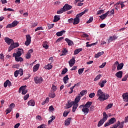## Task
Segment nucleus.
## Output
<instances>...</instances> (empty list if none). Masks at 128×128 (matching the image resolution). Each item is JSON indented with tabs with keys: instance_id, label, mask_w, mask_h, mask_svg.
I'll return each mask as SVG.
<instances>
[{
	"instance_id": "obj_1",
	"label": "nucleus",
	"mask_w": 128,
	"mask_h": 128,
	"mask_svg": "<svg viewBox=\"0 0 128 128\" xmlns=\"http://www.w3.org/2000/svg\"><path fill=\"white\" fill-rule=\"evenodd\" d=\"M96 96H98V100L100 102H104V100H106L108 98L110 95L104 93V92L102 91V90H98L97 92Z\"/></svg>"
},
{
	"instance_id": "obj_2",
	"label": "nucleus",
	"mask_w": 128,
	"mask_h": 128,
	"mask_svg": "<svg viewBox=\"0 0 128 128\" xmlns=\"http://www.w3.org/2000/svg\"><path fill=\"white\" fill-rule=\"evenodd\" d=\"M18 46H20V44L18 42H14L13 41L12 44H11L10 47L8 48V52H10L11 50H12L14 48H18Z\"/></svg>"
},
{
	"instance_id": "obj_3",
	"label": "nucleus",
	"mask_w": 128,
	"mask_h": 128,
	"mask_svg": "<svg viewBox=\"0 0 128 128\" xmlns=\"http://www.w3.org/2000/svg\"><path fill=\"white\" fill-rule=\"evenodd\" d=\"M26 40L24 44L25 46H30V42H32V37L30 36V35H26Z\"/></svg>"
},
{
	"instance_id": "obj_4",
	"label": "nucleus",
	"mask_w": 128,
	"mask_h": 128,
	"mask_svg": "<svg viewBox=\"0 0 128 128\" xmlns=\"http://www.w3.org/2000/svg\"><path fill=\"white\" fill-rule=\"evenodd\" d=\"M18 24V22L16 20L14 21L12 24H8L6 26V28H14V26H16Z\"/></svg>"
},
{
	"instance_id": "obj_5",
	"label": "nucleus",
	"mask_w": 128,
	"mask_h": 128,
	"mask_svg": "<svg viewBox=\"0 0 128 128\" xmlns=\"http://www.w3.org/2000/svg\"><path fill=\"white\" fill-rule=\"evenodd\" d=\"M18 50L16 52V53L13 54V56H22V52H24V50L22 49L18 48Z\"/></svg>"
},
{
	"instance_id": "obj_6",
	"label": "nucleus",
	"mask_w": 128,
	"mask_h": 128,
	"mask_svg": "<svg viewBox=\"0 0 128 128\" xmlns=\"http://www.w3.org/2000/svg\"><path fill=\"white\" fill-rule=\"evenodd\" d=\"M92 104V102H88L85 105L82 104L80 106V108H90V106Z\"/></svg>"
},
{
	"instance_id": "obj_7",
	"label": "nucleus",
	"mask_w": 128,
	"mask_h": 128,
	"mask_svg": "<svg viewBox=\"0 0 128 128\" xmlns=\"http://www.w3.org/2000/svg\"><path fill=\"white\" fill-rule=\"evenodd\" d=\"M74 104L75 102L74 101L70 102V100H68L67 104H66L65 108H66V110L70 108H72V106H74Z\"/></svg>"
},
{
	"instance_id": "obj_8",
	"label": "nucleus",
	"mask_w": 128,
	"mask_h": 128,
	"mask_svg": "<svg viewBox=\"0 0 128 128\" xmlns=\"http://www.w3.org/2000/svg\"><path fill=\"white\" fill-rule=\"evenodd\" d=\"M34 80L36 82V84H42V80H44V79H42V77H36L34 78Z\"/></svg>"
},
{
	"instance_id": "obj_9",
	"label": "nucleus",
	"mask_w": 128,
	"mask_h": 128,
	"mask_svg": "<svg viewBox=\"0 0 128 128\" xmlns=\"http://www.w3.org/2000/svg\"><path fill=\"white\" fill-rule=\"evenodd\" d=\"M4 40H5V42H6L8 44V46H10V44H12V42H14V40L10 38H6V37L5 38Z\"/></svg>"
},
{
	"instance_id": "obj_10",
	"label": "nucleus",
	"mask_w": 128,
	"mask_h": 128,
	"mask_svg": "<svg viewBox=\"0 0 128 128\" xmlns=\"http://www.w3.org/2000/svg\"><path fill=\"white\" fill-rule=\"evenodd\" d=\"M8 86L9 88H10V86H12V82H10L9 80H6L4 84V88H6Z\"/></svg>"
},
{
	"instance_id": "obj_11",
	"label": "nucleus",
	"mask_w": 128,
	"mask_h": 128,
	"mask_svg": "<svg viewBox=\"0 0 128 128\" xmlns=\"http://www.w3.org/2000/svg\"><path fill=\"white\" fill-rule=\"evenodd\" d=\"M63 8H64L65 12H66L68 10H72V6L66 4L63 6Z\"/></svg>"
},
{
	"instance_id": "obj_12",
	"label": "nucleus",
	"mask_w": 128,
	"mask_h": 128,
	"mask_svg": "<svg viewBox=\"0 0 128 128\" xmlns=\"http://www.w3.org/2000/svg\"><path fill=\"white\" fill-rule=\"evenodd\" d=\"M123 100L126 102H128V93H124L122 95Z\"/></svg>"
},
{
	"instance_id": "obj_13",
	"label": "nucleus",
	"mask_w": 128,
	"mask_h": 128,
	"mask_svg": "<svg viewBox=\"0 0 128 128\" xmlns=\"http://www.w3.org/2000/svg\"><path fill=\"white\" fill-rule=\"evenodd\" d=\"M68 64L70 68L74 66V64H76V60H74V57H72V58L71 60H70L68 62Z\"/></svg>"
},
{
	"instance_id": "obj_14",
	"label": "nucleus",
	"mask_w": 128,
	"mask_h": 128,
	"mask_svg": "<svg viewBox=\"0 0 128 128\" xmlns=\"http://www.w3.org/2000/svg\"><path fill=\"white\" fill-rule=\"evenodd\" d=\"M108 14H110V11H108L104 14L101 15L100 16H99V18H100L102 19V20H104V18H106V16H108Z\"/></svg>"
},
{
	"instance_id": "obj_15",
	"label": "nucleus",
	"mask_w": 128,
	"mask_h": 128,
	"mask_svg": "<svg viewBox=\"0 0 128 128\" xmlns=\"http://www.w3.org/2000/svg\"><path fill=\"white\" fill-rule=\"evenodd\" d=\"M28 106H34L36 102H34V100H31L28 102Z\"/></svg>"
},
{
	"instance_id": "obj_16",
	"label": "nucleus",
	"mask_w": 128,
	"mask_h": 128,
	"mask_svg": "<svg viewBox=\"0 0 128 128\" xmlns=\"http://www.w3.org/2000/svg\"><path fill=\"white\" fill-rule=\"evenodd\" d=\"M116 76L118 78H122V71H119L116 73L115 74Z\"/></svg>"
},
{
	"instance_id": "obj_17",
	"label": "nucleus",
	"mask_w": 128,
	"mask_h": 128,
	"mask_svg": "<svg viewBox=\"0 0 128 128\" xmlns=\"http://www.w3.org/2000/svg\"><path fill=\"white\" fill-rule=\"evenodd\" d=\"M38 68H40V64H37L34 66L33 67V72H38Z\"/></svg>"
},
{
	"instance_id": "obj_18",
	"label": "nucleus",
	"mask_w": 128,
	"mask_h": 128,
	"mask_svg": "<svg viewBox=\"0 0 128 128\" xmlns=\"http://www.w3.org/2000/svg\"><path fill=\"white\" fill-rule=\"evenodd\" d=\"M22 88V94H26L28 92V90H26V86H23Z\"/></svg>"
},
{
	"instance_id": "obj_19",
	"label": "nucleus",
	"mask_w": 128,
	"mask_h": 128,
	"mask_svg": "<svg viewBox=\"0 0 128 128\" xmlns=\"http://www.w3.org/2000/svg\"><path fill=\"white\" fill-rule=\"evenodd\" d=\"M82 112L84 113V114H88V113L90 112V109L85 107L83 108L82 110Z\"/></svg>"
},
{
	"instance_id": "obj_20",
	"label": "nucleus",
	"mask_w": 128,
	"mask_h": 128,
	"mask_svg": "<svg viewBox=\"0 0 128 128\" xmlns=\"http://www.w3.org/2000/svg\"><path fill=\"white\" fill-rule=\"evenodd\" d=\"M80 94H78V96L74 99V102L75 104H78V102H80Z\"/></svg>"
},
{
	"instance_id": "obj_21",
	"label": "nucleus",
	"mask_w": 128,
	"mask_h": 128,
	"mask_svg": "<svg viewBox=\"0 0 128 128\" xmlns=\"http://www.w3.org/2000/svg\"><path fill=\"white\" fill-rule=\"evenodd\" d=\"M66 42L68 44V46H72L74 44V42L72 41L70 39L66 38L65 39Z\"/></svg>"
},
{
	"instance_id": "obj_22",
	"label": "nucleus",
	"mask_w": 128,
	"mask_h": 128,
	"mask_svg": "<svg viewBox=\"0 0 128 128\" xmlns=\"http://www.w3.org/2000/svg\"><path fill=\"white\" fill-rule=\"evenodd\" d=\"M80 23V18L78 17H76L74 18V20L73 24H78Z\"/></svg>"
},
{
	"instance_id": "obj_23",
	"label": "nucleus",
	"mask_w": 128,
	"mask_h": 128,
	"mask_svg": "<svg viewBox=\"0 0 128 128\" xmlns=\"http://www.w3.org/2000/svg\"><path fill=\"white\" fill-rule=\"evenodd\" d=\"M64 34H66V30H62L60 32H57L56 33V35L57 36H62Z\"/></svg>"
},
{
	"instance_id": "obj_24",
	"label": "nucleus",
	"mask_w": 128,
	"mask_h": 128,
	"mask_svg": "<svg viewBox=\"0 0 128 128\" xmlns=\"http://www.w3.org/2000/svg\"><path fill=\"white\" fill-rule=\"evenodd\" d=\"M116 122V120L115 118H112L108 120V122L110 124H114Z\"/></svg>"
},
{
	"instance_id": "obj_25",
	"label": "nucleus",
	"mask_w": 128,
	"mask_h": 128,
	"mask_svg": "<svg viewBox=\"0 0 128 128\" xmlns=\"http://www.w3.org/2000/svg\"><path fill=\"white\" fill-rule=\"evenodd\" d=\"M15 58V60L16 62H24V58L22 57L18 56H14Z\"/></svg>"
},
{
	"instance_id": "obj_26",
	"label": "nucleus",
	"mask_w": 128,
	"mask_h": 128,
	"mask_svg": "<svg viewBox=\"0 0 128 128\" xmlns=\"http://www.w3.org/2000/svg\"><path fill=\"white\" fill-rule=\"evenodd\" d=\"M71 120H72V118H67L64 122L65 126H70V124Z\"/></svg>"
},
{
	"instance_id": "obj_27",
	"label": "nucleus",
	"mask_w": 128,
	"mask_h": 128,
	"mask_svg": "<svg viewBox=\"0 0 128 128\" xmlns=\"http://www.w3.org/2000/svg\"><path fill=\"white\" fill-rule=\"evenodd\" d=\"M78 104L76 103H74L72 106V112H76V108H78Z\"/></svg>"
},
{
	"instance_id": "obj_28",
	"label": "nucleus",
	"mask_w": 128,
	"mask_h": 128,
	"mask_svg": "<svg viewBox=\"0 0 128 128\" xmlns=\"http://www.w3.org/2000/svg\"><path fill=\"white\" fill-rule=\"evenodd\" d=\"M108 114H106V112H103V118H102V120L106 122L108 120Z\"/></svg>"
},
{
	"instance_id": "obj_29",
	"label": "nucleus",
	"mask_w": 128,
	"mask_h": 128,
	"mask_svg": "<svg viewBox=\"0 0 128 128\" xmlns=\"http://www.w3.org/2000/svg\"><path fill=\"white\" fill-rule=\"evenodd\" d=\"M68 80H69V78H68V75H66V76H65L64 77L63 82H64V84H66V83L68 82H68Z\"/></svg>"
},
{
	"instance_id": "obj_30",
	"label": "nucleus",
	"mask_w": 128,
	"mask_h": 128,
	"mask_svg": "<svg viewBox=\"0 0 128 128\" xmlns=\"http://www.w3.org/2000/svg\"><path fill=\"white\" fill-rule=\"evenodd\" d=\"M60 20V18L58 16L56 15L54 16V22H58V20Z\"/></svg>"
},
{
	"instance_id": "obj_31",
	"label": "nucleus",
	"mask_w": 128,
	"mask_h": 128,
	"mask_svg": "<svg viewBox=\"0 0 128 128\" xmlns=\"http://www.w3.org/2000/svg\"><path fill=\"white\" fill-rule=\"evenodd\" d=\"M82 48L76 49L74 52V56L76 54H78L80 52H82Z\"/></svg>"
},
{
	"instance_id": "obj_32",
	"label": "nucleus",
	"mask_w": 128,
	"mask_h": 128,
	"mask_svg": "<svg viewBox=\"0 0 128 128\" xmlns=\"http://www.w3.org/2000/svg\"><path fill=\"white\" fill-rule=\"evenodd\" d=\"M122 68H124V63L118 64V65L117 66V70H120Z\"/></svg>"
},
{
	"instance_id": "obj_33",
	"label": "nucleus",
	"mask_w": 128,
	"mask_h": 128,
	"mask_svg": "<svg viewBox=\"0 0 128 128\" xmlns=\"http://www.w3.org/2000/svg\"><path fill=\"white\" fill-rule=\"evenodd\" d=\"M105 84H106V80H104L102 82H99L98 84L100 86V88H104Z\"/></svg>"
},
{
	"instance_id": "obj_34",
	"label": "nucleus",
	"mask_w": 128,
	"mask_h": 128,
	"mask_svg": "<svg viewBox=\"0 0 128 128\" xmlns=\"http://www.w3.org/2000/svg\"><path fill=\"white\" fill-rule=\"evenodd\" d=\"M104 120H102V119H101L98 122V128H100V126H102V125L104 124Z\"/></svg>"
},
{
	"instance_id": "obj_35",
	"label": "nucleus",
	"mask_w": 128,
	"mask_h": 128,
	"mask_svg": "<svg viewBox=\"0 0 128 128\" xmlns=\"http://www.w3.org/2000/svg\"><path fill=\"white\" fill-rule=\"evenodd\" d=\"M104 52H99L95 55L94 58H100V56H102Z\"/></svg>"
},
{
	"instance_id": "obj_36",
	"label": "nucleus",
	"mask_w": 128,
	"mask_h": 128,
	"mask_svg": "<svg viewBox=\"0 0 128 128\" xmlns=\"http://www.w3.org/2000/svg\"><path fill=\"white\" fill-rule=\"evenodd\" d=\"M66 12V10H64V8L63 7L62 8H61L59 10L57 11V14H62V12Z\"/></svg>"
},
{
	"instance_id": "obj_37",
	"label": "nucleus",
	"mask_w": 128,
	"mask_h": 128,
	"mask_svg": "<svg viewBox=\"0 0 128 128\" xmlns=\"http://www.w3.org/2000/svg\"><path fill=\"white\" fill-rule=\"evenodd\" d=\"M44 68L46 70H52V66L48 64V65L44 66Z\"/></svg>"
},
{
	"instance_id": "obj_38",
	"label": "nucleus",
	"mask_w": 128,
	"mask_h": 128,
	"mask_svg": "<svg viewBox=\"0 0 128 128\" xmlns=\"http://www.w3.org/2000/svg\"><path fill=\"white\" fill-rule=\"evenodd\" d=\"M62 54L60 55L61 56H66V52H68V50L66 48H64L62 50Z\"/></svg>"
},
{
	"instance_id": "obj_39",
	"label": "nucleus",
	"mask_w": 128,
	"mask_h": 128,
	"mask_svg": "<svg viewBox=\"0 0 128 128\" xmlns=\"http://www.w3.org/2000/svg\"><path fill=\"white\" fill-rule=\"evenodd\" d=\"M18 71L20 76L24 74V70H22V68H20L19 70H18Z\"/></svg>"
},
{
	"instance_id": "obj_40",
	"label": "nucleus",
	"mask_w": 128,
	"mask_h": 128,
	"mask_svg": "<svg viewBox=\"0 0 128 128\" xmlns=\"http://www.w3.org/2000/svg\"><path fill=\"white\" fill-rule=\"evenodd\" d=\"M86 90H83L82 92H80V94L81 95V96H84V94H86Z\"/></svg>"
},
{
	"instance_id": "obj_41",
	"label": "nucleus",
	"mask_w": 128,
	"mask_h": 128,
	"mask_svg": "<svg viewBox=\"0 0 128 128\" xmlns=\"http://www.w3.org/2000/svg\"><path fill=\"white\" fill-rule=\"evenodd\" d=\"M120 124V122L118 121L116 124H114L113 127L112 128H117Z\"/></svg>"
},
{
	"instance_id": "obj_42",
	"label": "nucleus",
	"mask_w": 128,
	"mask_h": 128,
	"mask_svg": "<svg viewBox=\"0 0 128 128\" xmlns=\"http://www.w3.org/2000/svg\"><path fill=\"white\" fill-rule=\"evenodd\" d=\"M84 68H80L78 70V74H82L84 72Z\"/></svg>"
},
{
	"instance_id": "obj_43",
	"label": "nucleus",
	"mask_w": 128,
	"mask_h": 128,
	"mask_svg": "<svg viewBox=\"0 0 128 128\" xmlns=\"http://www.w3.org/2000/svg\"><path fill=\"white\" fill-rule=\"evenodd\" d=\"M116 38L114 36H110V38L108 40L109 42H112V40H116Z\"/></svg>"
},
{
	"instance_id": "obj_44",
	"label": "nucleus",
	"mask_w": 128,
	"mask_h": 128,
	"mask_svg": "<svg viewBox=\"0 0 128 128\" xmlns=\"http://www.w3.org/2000/svg\"><path fill=\"white\" fill-rule=\"evenodd\" d=\"M68 72V68H64L62 72V74H66Z\"/></svg>"
},
{
	"instance_id": "obj_45",
	"label": "nucleus",
	"mask_w": 128,
	"mask_h": 128,
	"mask_svg": "<svg viewBox=\"0 0 128 128\" xmlns=\"http://www.w3.org/2000/svg\"><path fill=\"white\" fill-rule=\"evenodd\" d=\"M104 14V10H100L97 12V14Z\"/></svg>"
},
{
	"instance_id": "obj_46",
	"label": "nucleus",
	"mask_w": 128,
	"mask_h": 128,
	"mask_svg": "<svg viewBox=\"0 0 128 128\" xmlns=\"http://www.w3.org/2000/svg\"><path fill=\"white\" fill-rule=\"evenodd\" d=\"M49 96L50 98H54L56 97V94H54V92L50 93L49 94Z\"/></svg>"
},
{
	"instance_id": "obj_47",
	"label": "nucleus",
	"mask_w": 128,
	"mask_h": 128,
	"mask_svg": "<svg viewBox=\"0 0 128 128\" xmlns=\"http://www.w3.org/2000/svg\"><path fill=\"white\" fill-rule=\"evenodd\" d=\"M101 76H102V75H100V74H99L96 77V78L94 79V82L98 80H100Z\"/></svg>"
},
{
	"instance_id": "obj_48",
	"label": "nucleus",
	"mask_w": 128,
	"mask_h": 128,
	"mask_svg": "<svg viewBox=\"0 0 128 128\" xmlns=\"http://www.w3.org/2000/svg\"><path fill=\"white\" fill-rule=\"evenodd\" d=\"M92 20H94V18L93 17H90L88 20L86 22V24H90V22H92Z\"/></svg>"
},
{
	"instance_id": "obj_49",
	"label": "nucleus",
	"mask_w": 128,
	"mask_h": 128,
	"mask_svg": "<svg viewBox=\"0 0 128 128\" xmlns=\"http://www.w3.org/2000/svg\"><path fill=\"white\" fill-rule=\"evenodd\" d=\"M38 128H46V124H42L38 126Z\"/></svg>"
},
{
	"instance_id": "obj_50",
	"label": "nucleus",
	"mask_w": 128,
	"mask_h": 128,
	"mask_svg": "<svg viewBox=\"0 0 128 128\" xmlns=\"http://www.w3.org/2000/svg\"><path fill=\"white\" fill-rule=\"evenodd\" d=\"M68 114H70V112L64 111L63 113V116H64V118L68 116Z\"/></svg>"
},
{
	"instance_id": "obj_51",
	"label": "nucleus",
	"mask_w": 128,
	"mask_h": 128,
	"mask_svg": "<svg viewBox=\"0 0 128 128\" xmlns=\"http://www.w3.org/2000/svg\"><path fill=\"white\" fill-rule=\"evenodd\" d=\"M128 75H125V76L122 79V82H126L128 80Z\"/></svg>"
},
{
	"instance_id": "obj_52",
	"label": "nucleus",
	"mask_w": 128,
	"mask_h": 128,
	"mask_svg": "<svg viewBox=\"0 0 128 128\" xmlns=\"http://www.w3.org/2000/svg\"><path fill=\"white\" fill-rule=\"evenodd\" d=\"M112 104H110L106 106V110H110V108H112Z\"/></svg>"
},
{
	"instance_id": "obj_53",
	"label": "nucleus",
	"mask_w": 128,
	"mask_h": 128,
	"mask_svg": "<svg viewBox=\"0 0 128 128\" xmlns=\"http://www.w3.org/2000/svg\"><path fill=\"white\" fill-rule=\"evenodd\" d=\"M120 1H119L116 3V4H115V6H116V8H120Z\"/></svg>"
},
{
	"instance_id": "obj_54",
	"label": "nucleus",
	"mask_w": 128,
	"mask_h": 128,
	"mask_svg": "<svg viewBox=\"0 0 128 128\" xmlns=\"http://www.w3.org/2000/svg\"><path fill=\"white\" fill-rule=\"evenodd\" d=\"M124 121H122V122H121L120 123V125L118 126V128H124Z\"/></svg>"
},
{
	"instance_id": "obj_55",
	"label": "nucleus",
	"mask_w": 128,
	"mask_h": 128,
	"mask_svg": "<svg viewBox=\"0 0 128 128\" xmlns=\"http://www.w3.org/2000/svg\"><path fill=\"white\" fill-rule=\"evenodd\" d=\"M50 118H52L51 120L48 121V124H50V122H52V120H56V116H52V117H50Z\"/></svg>"
},
{
	"instance_id": "obj_56",
	"label": "nucleus",
	"mask_w": 128,
	"mask_h": 128,
	"mask_svg": "<svg viewBox=\"0 0 128 128\" xmlns=\"http://www.w3.org/2000/svg\"><path fill=\"white\" fill-rule=\"evenodd\" d=\"M94 96H96V94H94V92H92L91 93L89 94L88 96L89 98H94Z\"/></svg>"
},
{
	"instance_id": "obj_57",
	"label": "nucleus",
	"mask_w": 128,
	"mask_h": 128,
	"mask_svg": "<svg viewBox=\"0 0 128 128\" xmlns=\"http://www.w3.org/2000/svg\"><path fill=\"white\" fill-rule=\"evenodd\" d=\"M19 73H18V70H16V71L14 72V76H15V78H18V76Z\"/></svg>"
},
{
	"instance_id": "obj_58",
	"label": "nucleus",
	"mask_w": 128,
	"mask_h": 128,
	"mask_svg": "<svg viewBox=\"0 0 128 128\" xmlns=\"http://www.w3.org/2000/svg\"><path fill=\"white\" fill-rule=\"evenodd\" d=\"M124 2H120V4L121 5V8H124L126 6L124 4Z\"/></svg>"
},
{
	"instance_id": "obj_59",
	"label": "nucleus",
	"mask_w": 128,
	"mask_h": 128,
	"mask_svg": "<svg viewBox=\"0 0 128 128\" xmlns=\"http://www.w3.org/2000/svg\"><path fill=\"white\" fill-rule=\"evenodd\" d=\"M38 26V22H36L32 24L31 28H36V26Z\"/></svg>"
},
{
	"instance_id": "obj_60",
	"label": "nucleus",
	"mask_w": 128,
	"mask_h": 128,
	"mask_svg": "<svg viewBox=\"0 0 128 128\" xmlns=\"http://www.w3.org/2000/svg\"><path fill=\"white\" fill-rule=\"evenodd\" d=\"M44 30V28H42V26H39L38 28H37L36 30H35V32H38V30Z\"/></svg>"
},
{
	"instance_id": "obj_61",
	"label": "nucleus",
	"mask_w": 128,
	"mask_h": 128,
	"mask_svg": "<svg viewBox=\"0 0 128 128\" xmlns=\"http://www.w3.org/2000/svg\"><path fill=\"white\" fill-rule=\"evenodd\" d=\"M30 98V94H26V96H24V100H26Z\"/></svg>"
},
{
	"instance_id": "obj_62",
	"label": "nucleus",
	"mask_w": 128,
	"mask_h": 128,
	"mask_svg": "<svg viewBox=\"0 0 128 128\" xmlns=\"http://www.w3.org/2000/svg\"><path fill=\"white\" fill-rule=\"evenodd\" d=\"M10 112H12V109L10 108H7L6 110V114H10Z\"/></svg>"
},
{
	"instance_id": "obj_63",
	"label": "nucleus",
	"mask_w": 128,
	"mask_h": 128,
	"mask_svg": "<svg viewBox=\"0 0 128 128\" xmlns=\"http://www.w3.org/2000/svg\"><path fill=\"white\" fill-rule=\"evenodd\" d=\"M54 24H48V26L49 28V30H50V28H54Z\"/></svg>"
},
{
	"instance_id": "obj_64",
	"label": "nucleus",
	"mask_w": 128,
	"mask_h": 128,
	"mask_svg": "<svg viewBox=\"0 0 128 128\" xmlns=\"http://www.w3.org/2000/svg\"><path fill=\"white\" fill-rule=\"evenodd\" d=\"M14 106H15L14 104L12 103L10 104L9 108H10L12 110V108H14Z\"/></svg>"
}]
</instances>
